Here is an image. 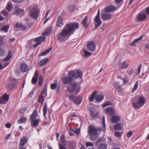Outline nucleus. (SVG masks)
I'll list each match as a JSON object with an SVG mask.
<instances>
[{"mask_svg": "<svg viewBox=\"0 0 149 149\" xmlns=\"http://www.w3.org/2000/svg\"><path fill=\"white\" fill-rule=\"evenodd\" d=\"M79 28L78 23L72 22L66 24L61 31L57 34L58 40L62 42L67 40Z\"/></svg>", "mask_w": 149, "mask_h": 149, "instance_id": "f257e3e1", "label": "nucleus"}, {"mask_svg": "<svg viewBox=\"0 0 149 149\" xmlns=\"http://www.w3.org/2000/svg\"><path fill=\"white\" fill-rule=\"evenodd\" d=\"M81 87V86L77 82L73 81L69 84L67 91L70 93H72L74 91L77 94L80 92Z\"/></svg>", "mask_w": 149, "mask_h": 149, "instance_id": "f03ea898", "label": "nucleus"}, {"mask_svg": "<svg viewBox=\"0 0 149 149\" xmlns=\"http://www.w3.org/2000/svg\"><path fill=\"white\" fill-rule=\"evenodd\" d=\"M38 115V113L36 110H34L30 116L29 120L31 122V126L32 127H36L38 125L40 121V119H36Z\"/></svg>", "mask_w": 149, "mask_h": 149, "instance_id": "7ed1b4c3", "label": "nucleus"}, {"mask_svg": "<svg viewBox=\"0 0 149 149\" xmlns=\"http://www.w3.org/2000/svg\"><path fill=\"white\" fill-rule=\"evenodd\" d=\"M29 13L31 17L35 19H37L39 13L38 6L35 4H32L29 8Z\"/></svg>", "mask_w": 149, "mask_h": 149, "instance_id": "20e7f679", "label": "nucleus"}, {"mask_svg": "<svg viewBox=\"0 0 149 149\" xmlns=\"http://www.w3.org/2000/svg\"><path fill=\"white\" fill-rule=\"evenodd\" d=\"M146 103V99L143 96L139 97L138 102H132V104L134 108H139Z\"/></svg>", "mask_w": 149, "mask_h": 149, "instance_id": "39448f33", "label": "nucleus"}, {"mask_svg": "<svg viewBox=\"0 0 149 149\" xmlns=\"http://www.w3.org/2000/svg\"><path fill=\"white\" fill-rule=\"evenodd\" d=\"M100 10L99 9L97 14L94 19V24H95L94 29H96L97 28L99 27L102 24V21L99 18Z\"/></svg>", "mask_w": 149, "mask_h": 149, "instance_id": "423d86ee", "label": "nucleus"}, {"mask_svg": "<svg viewBox=\"0 0 149 149\" xmlns=\"http://www.w3.org/2000/svg\"><path fill=\"white\" fill-rule=\"evenodd\" d=\"M9 95L6 93L0 97V104H4L7 103L9 100Z\"/></svg>", "mask_w": 149, "mask_h": 149, "instance_id": "0eeeda50", "label": "nucleus"}, {"mask_svg": "<svg viewBox=\"0 0 149 149\" xmlns=\"http://www.w3.org/2000/svg\"><path fill=\"white\" fill-rule=\"evenodd\" d=\"M70 76L71 75L73 78H76L78 77L81 78L82 76V73L80 70L77 71L76 73L73 71H70L69 72Z\"/></svg>", "mask_w": 149, "mask_h": 149, "instance_id": "6e6552de", "label": "nucleus"}, {"mask_svg": "<svg viewBox=\"0 0 149 149\" xmlns=\"http://www.w3.org/2000/svg\"><path fill=\"white\" fill-rule=\"evenodd\" d=\"M69 97L70 100L72 101L76 105L79 104L81 102V100L79 96L75 97L74 95H72L69 96Z\"/></svg>", "mask_w": 149, "mask_h": 149, "instance_id": "1a4fd4ad", "label": "nucleus"}, {"mask_svg": "<svg viewBox=\"0 0 149 149\" xmlns=\"http://www.w3.org/2000/svg\"><path fill=\"white\" fill-rule=\"evenodd\" d=\"M45 39V37L44 36L39 37L38 38H36L35 41L36 42V43L33 45V47L34 48L36 47L38 45L43 42Z\"/></svg>", "mask_w": 149, "mask_h": 149, "instance_id": "9d476101", "label": "nucleus"}, {"mask_svg": "<svg viewBox=\"0 0 149 149\" xmlns=\"http://www.w3.org/2000/svg\"><path fill=\"white\" fill-rule=\"evenodd\" d=\"M87 131L88 134H91L97 133V128L94 126L90 125L88 127Z\"/></svg>", "mask_w": 149, "mask_h": 149, "instance_id": "9b49d317", "label": "nucleus"}, {"mask_svg": "<svg viewBox=\"0 0 149 149\" xmlns=\"http://www.w3.org/2000/svg\"><path fill=\"white\" fill-rule=\"evenodd\" d=\"M147 15L145 13L140 12L137 16V19L140 22L144 21L146 19Z\"/></svg>", "mask_w": 149, "mask_h": 149, "instance_id": "f8f14e48", "label": "nucleus"}, {"mask_svg": "<svg viewBox=\"0 0 149 149\" xmlns=\"http://www.w3.org/2000/svg\"><path fill=\"white\" fill-rule=\"evenodd\" d=\"M106 113L109 115L112 116L115 114L116 112L112 107H109L107 108L106 109Z\"/></svg>", "mask_w": 149, "mask_h": 149, "instance_id": "ddd939ff", "label": "nucleus"}, {"mask_svg": "<svg viewBox=\"0 0 149 149\" xmlns=\"http://www.w3.org/2000/svg\"><path fill=\"white\" fill-rule=\"evenodd\" d=\"M70 76L69 73L68 74V77H66L64 78L62 80V82L64 84H69L73 80V78L71 75Z\"/></svg>", "mask_w": 149, "mask_h": 149, "instance_id": "4468645a", "label": "nucleus"}, {"mask_svg": "<svg viewBox=\"0 0 149 149\" xmlns=\"http://www.w3.org/2000/svg\"><path fill=\"white\" fill-rule=\"evenodd\" d=\"M63 17L61 15H59L56 24L57 27H61L63 26L64 24L63 23Z\"/></svg>", "mask_w": 149, "mask_h": 149, "instance_id": "2eb2a0df", "label": "nucleus"}, {"mask_svg": "<svg viewBox=\"0 0 149 149\" xmlns=\"http://www.w3.org/2000/svg\"><path fill=\"white\" fill-rule=\"evenodd\" d=\"M129 66L128 63L126 61H123L120 63L118 65L119 68L120 69H123L126 68Z\"/></svg>", "mask_w": 149, "mask_h": 149, "instance_id": "dca6fc26", "label": "nucleus"}, {"mask_svg": "<svg viewBox=\"0 0 149 149\" xmlns=\"http://www.w3.org/2000/svg\"><path fill=\"white\" fill-rule=\"evenodd\" d=\"M28 140V139L26 136L23 137L19 141V147L21 148L23 147V146L27 142Z\"/></svg>", "mask_w": 149, "mask_h": 149, "instance_id": "f3484780", "label": "nucleus"}, {"mask_svg": "<svg viewBox=\"0 0 149 149\" xmlns=\"http://www.w3.org/2000/svg\"><path fill=\"white\" fill-rule=\"evenodd\" d=\"M38 76L39 72L38 70H36L32 79L31 82L32 84H35L36 83L38 79Z\"/></svg>", "mask_w": 149, "mask_h": 149, "instance_id": "a211bd4d", "label": "nucleus"}, {"mask_svg": "<svg viewBox=\"0 0 149 149\" xmlns=\"http://www.w3.org/2000/svg\"><path fill=\"white\" fill-rule=\"evenodd\" d=\"M87 48L90 51H93L95 49V45L94 43L92 41L89 42L87 44Z\"/></svg>", "mask_w": 149, "mask_h": 149, "instance_id": "6ab92c4d", "label": "nucleus"}, {"mask_svg": "<svg viewBox=\"0 0 149 149\" xmlns=\"http://www.w3.org/2000/svg\"><path fill=\"white\" fill-rule=\"evenodd\" d=\"M120 119V118L119 116L117 115L115 116L114 115L111 116V120L112 123H115L119 122Z\"/></svg>", "mask_w": 149, "mask_h": 149, "instance_id": "aec40b11", "label": "nucleus"}, {"mask_svg": "<svg viewBox=\"0 0 149 149\" xmlns=\"http://www.w3.org/2000/svg\"><path fill=\"white\" fill-rule=\"evenodd\" d=\"M102 19L103 20H107L112 17V15L111 14L108 13H104L102 15Z\"/></svg>", "mask_w": 149, "mask_h": 149, "instance_id": "412c9836", "label": "nucleus"}, {"mask_svg": "<svg viewBox=\"0 0 149 149\" xmlns=\"http://www.w3.org/2000/svg\"><path fill=\"white\" fill-rule=\"evenodd\" d=\"M20 68L22 71L23 72H25L29 70V66L26 63H22L20 65Z\"/></svg>", "mask_w": 149, "mask_h": 149, "instance_id": "4be33fe9", "label": "nucleus"}, {"mask_svg": "<svg viewBox=\"0 0 149 149\" xmlns=\"http://www.w3.org/2000/svg\"><path fill=\"white\" fill-rule=\"evenodd\" d=\"M116 7L110 5L105 8L104 11L106 13L110 12L116 10Z\"/></svg>", "mask_w": 149, "mask_h": 149, "instance_id": "5701e85b", "label": "nucleus"}, {"mask_svg": "<svg viewBox=\"0 0 149 149\" xmlns=\"http://www.w3.org/2000/svg\"><path fill=\"white\" fill-rule=\"evenodd\" d=\"M49 59L46 58L41 60L39 64V65L40 67H43L45 65L49 62Z\"/></svg>", "mask_w": 149, "mask_h": 149, "instance_id": "b1692460", "label": "nucleus"}, {"mask_svg": "<svg viewBox=\"0 0 149 149\" xmlns=\"http://www.w3.org/2000/svg\"><path fill=\"white\" fill-rule=\"evenodd\" d=\"M15 14L19 16H22L24 14V10L19 8L17 9L15 12Z\"/></svg>", "mask_w": 149, "mask_h": 149, "instance_id": "393cba45", "label": "nucleus"}, {"mask_svg": "<svg viewBox=\"0 0 149 149\" xmlns=\"http://www.w3.org/2000/svg\"><path fill=\"white\" fill-rule=\"evenodd\" d=\"M99 137L97 133L90 134L89 136L90 140L92 141H95L97 140Z\"/></svg>", "mask_w": 149, "mask_h": 149, "instance_id": "a878e982", "label": "nucleus"}, {"mask_svg": "<svg viewBox=\"0 0 149 149\" xmlns=\"http://www.w3.org/2000/svg\"><path fill=\"white\" fill-rule=\"evenodd\" d=\"M88 19V16H86L84 17L82 21V23L83 26L86 29L87 28L88 26V25L87 24Z\"/></svg>", "mask_w": 149, "mask_h": 149, "instance_id": "bb28decb", "label": "nucleus"}, {"mask_svg": "<svg viewBox=\"0 0 149 149\" xmlns=\"http://www.w3.org/2000/svg\"><path fill=\"white\" fill-rule=\"evenodd\" d=\"M104 96L102 95H97L95 97V99L98 103L102 102L104 99Z\"/></svg>", "mask_w": 149, "mask_h": 149, "instance_id": "cd10ccee", "label": "nucleus"}, {"mask_svg": "<svg viewBox=\"0 0 149 149\" xmlns=\"http://www.w3.org/2000/svg\"><path fill=\"white\" fill-rule=\"evenodd\" d=\"M97 91H95L92 93L89 97V100L90 102H92L93 101L94 98H95V95L97 93Z\"/></svg>", "mask_w": 149, "mask_h": 149, "instance_id": "c85d7f7f", "label": "nucleus"}, {"mask_svg": "<svg viewBox=\"0 0 149 149\" xmlns=\"http://www.w3.org/2000/svg\"><path fill=\"white\" fill-rule=\"evenodd\" d=\"M143 36L141 35L140 36V37L134 39L132 42L130 43V45L131 46H134L135 45L136 43L137 42L141 40V39L143 38Z\"/></svg>", "mask_w": 149, "mask_h": 149, "instance_id": "c756f323", "label": "nucleus"}, {"mask_svg": "<svg viewBox=\"0 0 149 149\" xmlns=\"http://www.w3.org/2000/svg\"><path fill=\"white\" fill-rule=\"evenodd\" d=\"M121 123H118L114 125V129L115 130H121L122 129V127L121 126Z\"/></svg>", "mask_w": 149, "mask_h": 149, "instance_id": "7c9ffc66", "label": "nucleus"}, {"mask_svg": "<svg viewBox=\"0 0 149 149\" xmlns=\"http://www.w3.org/2000/svg\"><path fill=\"white\" fill-rule=\"evenodd\" d=\"M57 87L56 91L58 93L60 91V87H57V83L52 84L51 85L50 88L51 89H54L56 88Z\"/></svg>", "mask_w": 149, "mask_h": 149, "instance_id": "2f4dec72", "label": "nucleus"}, {"mask_svg": "<svg viewBox=\"0 0 149 149\" xmlns=\"http://www.w3.org/2000/svg\"><path fill=\"white\" fill-rule=\"evenodd\" d=\"M12 56V52L10 51H9L7 56L4 58V61L6 62L8 61Z\"/></svg>", "mask_w": 149, "mask_h": 149, "instance_id": "473e14b6", "label": "nucleus"}, {"mask_svg": "<svg viewBox=\"0 0 149 149\" xmlns=\"http://www.w3.org/2000/svg\"><path fill=\"white\" fill-rule=\"evenodd\" d=\"M27 118L24 117H22L17 121V122L19 124L25 123L26 122Z\"/></svg>", "mask_w": 149, "mask_h": 149, "instance_id": "72a5a7b5", "label": "nucleus"}, {"mask_svg": "<svg viewBox=\"0 0 149 149\" xmlns=\"http://www.w3.org/2000/svg\"><path fill=\"white\" fill-rule=\"evenodd\" d=\"M52 49V47H51L46 50L42 52L39 54L40 56H45L48 54Z\"/></svg>", "mask_w": 149, "mask_h": 149, "instance_id": "f704fd0d", "label": "nucleus"}, {"mask_svg": "<svg viewBox=\"0 0 149 149\" xmlns=\"http://www.w3.org/2000/svg\"><path fill=\"white\" fill-rule=\"evenodd\" d=\"M60 140L61 143L64 146H65L66 145V141L65 139V136L64 135H62L61 137Z\"/></svg>", "mask_w": 149, "mask_h": 149, "instance_id": "c9c22d12", "label": "nucleus"}, {"mask_svg": "<svg viewBox=\"0 0 149 149\" xmlns=\"http://www.w3.org/2000/svg\"><path fill=\"white\" fill-rule=\"evenodd\" d=\"M69 146L70 149H74L76 147V143L74 141L70 142L69 143Z\"/></svg>", "mask_w": 149, "mask_h": 149, "instance_id": "e433bc0d", "label": "nucleus"}, {"mask_svg": "<svg viewBox=\"0 0 149 149\" xmlns=\"http://www.w3.org/2000/svg\"><path fill=\"white\" fill-rule=\"evenodd\" d=\"M114 86L115 88L116 89L120 90L121 89V87L119 83L117 81L115 82L114 84Z\"/></svg>", "mask_w": 149, "mask_h": 149, "instance_id": "4c0bfd02", "label": "nucleus"}, {"mask_svg": "<svg viewBox=\"0 0 149 149\" xmlns=\"http://www.w3.org/2000/svg\"><path fill=\"white\" fill-rule=\"evenodd\" d=\"M102 125L103 126L102 130L105 132L106 131V125L105 124V117L104 116L102 118Z\"/></svg>", "mask_w": 149, "mask_h": 149, "instance_id": "58836bf2", "label": "nucleus"}, {"mask_svg": "<svg viewBox=\"0 0 149 149\" xmlns=\"http://www.w3.org/2000/svg\"><path fill=\"white\" fill-rule=\"evenodd\" d=\"M97 149H107V146L105 143H101L98 146Z\"/></svg>", "mask_w": 149, "mask_h": 149, "instance_id": "ea45409f", "label": "nucleus"}, {"mask_svg": "<svg viewBox=\"0 0 149 149\" xmlns=\"http://www.w3.org/2000/svg\"><path fill=\"white\" fill-rule=\"evenodd\" d=\"M76 8L74 6L70 5L68 7V10L70 12L74 11Z\"/></svg>", "mask_w": 149, "mask_h": 149, "instance_id": "a19ab883", "label": "nucleus"}, {"mask_svg": "<svg viewBox=\"0 0 149 149\" xmlns=\"http://www.w3.org/2000/svg\"><path fill=\"white\" fill-rule=\"evenodd\" d=\"M9 27L7 25H5L2 26L1 29V31H4V32L7 33L8 31Z\"/></svg>", "mask_w": 149, "mask_h": 149, "instance_id": "79ce46f5", "label": "nucleus"}, {"mask_svg": "<svg viewBox=\"0 0 149 149\" xmlns=\"http://www.w3.org/2000/svg\"><path fill=\"white\" fill-rule=\"evenodd\" d=\"M44 102V97L42 95L40 96L38 98V103H41L42 104Z\"/></svg>", "mask_w": 149, "mask_h": 149, "instance_id": "37998d69", "label": "nucleus"}, {"mask_svg": "<svg viewBox=\"0 0 149 149\" xmlns=\"http://www.w3.org/2000/svg\"><path fill=\"white\" fill-rule=\"evenodd\" d=\"M122 80L123 81V84H126L129 81V79L127 75H125L123 78Z\"/></svg>", "mask_w": 149, "mask_h": 149, "instance_id": "c03bdc74", "label": "nucleus"}, {"mask_svg": "<svg viewBox=\"0 0 149 149\" xmlns=\"http://www.w3.org/2000/svg\"><path fill=\"white\" fill-rule=\"evenodd\" d=\"M123 132L116 131L115 132V136L118 138H120L122 136Z\"/></svg>", "mask_w": 149, "mask_h": 149, "instance_id": "a18cd8bd", "label": "nucleus"}, {"mask_svg": "<svg viewBox=\"0 0 149 149\" xmlns=\"http://www.w3.org/2000/svg\"><path fill=\"white\" fill-rule=\"evenodd\" d=\"M47 103L45 102L44 103V107H43V115L44 116H45L46 115L47 112Z\"/></svg>", "mask_w": 149, "mask_h": 149, "instance_id": "49530a36", "label": "nucleus"}, {"mask_svg": "<svg viewBox=\"0 0 149 149\" xmlns=\"http://www.w3.org/2000/svg\"><path fill=\"white\" fill-rule=\"evenodd\" d=\"M83 52L84 53V55L86 57L91 56L92 54L91 52H89L85 50H84Z\"/></svg>", "mask_w": 149, "mask_h": 149, "instance_id": "de8ad7c7", "label": "nucleus"}, {"mask_svg": "<svg viewBox=\"0 0 149 149\" xmlns=\"http://www.w3.org/2000/svg\"><path fill=\"white\" fill-rule=\"evenodd\" d=\"M76 133L77 134V131L73 130L72 129H71L70 131L69 132V135L70 136H73L74 135V134Z\"/></svg>", "mask_w": 149, "mask_h": 149, "instance_id": "09e8293b", "label": "nucleus"}, {"mask_svg": "<svg viewBox=\"0 0 149 149\" xmlns=\"http://www.w3.org/2000/svg\"><path fill=\"white\" fill-rule=\"evenodd\" d=\"M91 113L92 116L93 117H96L98 114V112H95V111H91Z\"/></svg>", "mask_w": 149, "mask_h": 149, "instance_id": "8fccbe9b", "label": "nucleus"}, {"mask_svg": "<svg viewBox=\"0 0 149 149\" xmlns=\"http://www.w3.org/2000/svg\"><path fill=\"white\" fill-rule=\"evenodd\" d=\"M138 87V82H136L134 84V87L132 89V92H134L135 90Z\"/></svg>", "mask_w": 149, "mask_h": 149, "instance_id": "3c124183", "label": "nucleus"}, {"mask_svg": "<svg viewBox=\"0 0 149 149\" xmlns=\"http://www.w3.org/2000/svg\"><path fill=\"white\" fill-rule=\"evenodd\" d=\"M112 105V103L109 101L107 102L104 104H103L102 105V107H105L108 106L109 105Z\"/></svg>", "mask_w": 149, "mask_h": 149, "instance_id": "603ef678", "label": "nucleus"}, {"mask_svg": "<svg viewBox=\"0 0 149 149\" xmlns=\"http://www.w3.org/2000/svg\"><path fill=\"white\" fill-rule=\"evenodd\" d=\"M6 9L7 10L10 11L12 9L11 5L10 3H8L6 7Z\"/></svg>", "mask_w": 149, "mask_h": 149, "instance_id": "864d4df0", "label": "nucleus"}, {"mask_svg": "<svg viewBox=\"0 0 149 149\" xmlns=\"http://www.w3.org/2000/svg\"><path fill=\"white\" fill-rule=\"evenodd\" d=\"M5 54V52L3 48L0 47V56L3 55Z\"/></svg>", "mask_w": 149, "mask_h": 149, "instance_id": "5fc2aeb1", "label": "nucleus"}, {"mask_svg": "<svg viewBox=\"0 0 149 149\" xmlns=\"http://www.w3.org/2000/svg\"><path fill=\"white\" fill-rule=\"evenodd\" d=\"M142 67L141 64H140L138 66V70L137 73V75L139 74L141 72V70Z\"/></svg>", "mask_w": 149, "mask_h": 149, "instance_id": "6e6d98bb", "label": "nucleus"}, {"mask_svg": "<svg viewBox=\"0 0 149 149\" xmlns=\"http://www.w3.org/2000/svg\"><path fill=\"white\" fill-rule=\"evenodd\" d=\"M43 83V80L41 76H40L39 78V84L40 86H41Z\"/></svg>", "mask_w": 149, "mask_h": 149, "instance_id": "4d7b16f0", "label": "nucleus"}, {"mask_svg": "<svg viewBox=\"0 0 149 149\" xmlns=\"http://www.w3.org/2000/svg\"><path fill=\"white\" fill-rule=\"evenodd\" d=\"M85 145L86 147H88L89 146H93V144L91 142H86L85 143Z\"/></svg>", "mask_w": 149, "mask_h": 149, "instance_id": "13d9d810", "label": "nucleus"}, {"mask_svg": "<svg viewBox=\"0 0 149 149\" xmlns=\"http://www.w3.org/2000/svg\"><path fill=\"white\" fill-rule=\"evenodd\" d=\"M47 91V89L46 88H44L43 89V90L41 92V93L42 94H44L45 95V96H46L47 95V93H46Z\"/></svg>", "mask_w": 149, "mask_h": 149, "instance_id": "bf43d9fd", "label": "nucleus"}, {"mask_svg": "<svg viewBox=\"0 0 149 149\" xmlns=\"http://www.w3.org/2000/svg\"><path fill=\"white\" fill-rule=\"evenodd\" d=\"M123 0H115L114 1V3H115L118 5L121 3H123Z\"/></svg>", "mask_w": 149, "mask_h": 149, "instance_id": "052dcab7", "label": "nucleus"}, {"mask_svg": "<svg viewBox=\"0 0 149 149\" xmlns=\"http://www.w3.org/2000/svg\"><path fill=\"white\" fill-rule=\"evenodd\" d=\"M3 15L5 16H6L8 15V13L7 12L5 9H4L1 12Z\"/></svg>", "mask_w": 149, "mask_h": 149, "instance_id": "680f3d73", "label": "nucleus"}, {"mask_svg": "<svg viewBox=\"0 0 149 149\" xmlns=\"http://www.w3.org/2000/svg\"><path fill=\"white\" fill-rule=\"evenodd\" d=\"M132 134V131H130L127 133V136L128 138L130 137Z\"/></svg>", "mask_w": 149, "mask_h": 149, "instance_id": "e2e57ef3", "label": "nucleus"}, {"mask_svg": "<svg viewBox=\"0 0 149 149\" xmlns=\"http://www.w3.org/2000/svg\"><path fill=\"white\" fill-rule=\"evenodd\" d=\"M50 31H47L43 32L42 34L45 36H48L50 34Z\"/></svg>", "mask_w": 149, "mask_h": 149, "instance_id": "0e129e2a", "label": "nucleus"}, {"mask_svg": "<svg viewBox=\"0 0 149 149\" xmlns=\"http://www.w3.org/2000/svg\"><path fill=\"white\" fill-rule=\"evenodd\" d=\"M5 126L7 128H10L11 126V125L9 123H7L6 124Z\"/></svg>", "mask_w": 149, "mask_h": 149, "instance_id": "69168bd1", "label": "nucleus"}, {"mask_svg": "<svg viewBox=\"0 0 149 149\" xmlns=\"http://www.w3.org/2000/svg\"><path fill=\"white\" fill-rule=\"evenodd\" d=\"M20 28L22 29L23 30H25L26 29L25 26L22 24H20Z\"/></svg>", "mask_w": 149, "mask_h": 149, "instance_id": "338daca9", "label": "nucleus"}, {"mask_svg": "<svg viewBox=\"0 0 149 149\" xmlns=\"http://www.w3.org/2000/svg\"><path fill=\"white\" fill-rule=\"evenodd\" d=\"M61 144H60L59 145V149H66V148L63 146Z\"/></svg>", "mask_w": 149, "mask_h": 149, "instance_id": "774afa93", "label": "nucleus"}]
</instances>
